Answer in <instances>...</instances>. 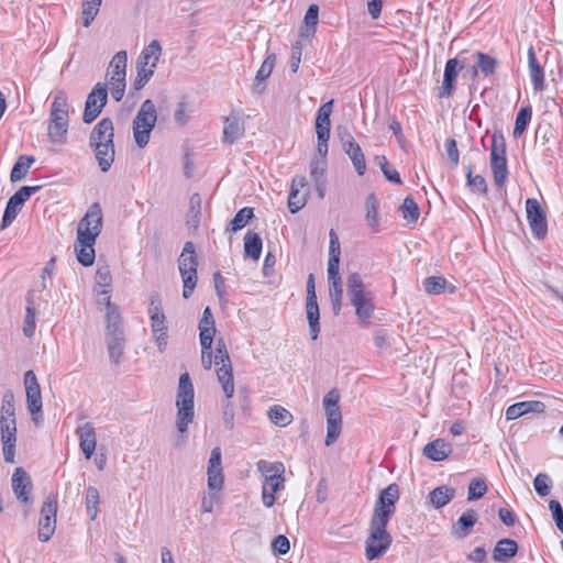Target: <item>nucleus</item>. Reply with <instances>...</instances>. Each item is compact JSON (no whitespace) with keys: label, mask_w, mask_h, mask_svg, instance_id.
<instances>
[{"label":"nucleus","mask_w":563,"mask_h":563,"mask_svg":"<svg viewBox=\"0 0 563 563\" xmlns=\"http://www.w3.org/2000/svg\"><path fill=\"white\" fill-rule=\"evenodd\" d=\"M399 496L400 492L396 483L389 484L379 493L365 541V556L368 561L382 558L391 545L393 538L387 531V525L396 511Z\"/></svg>","instance_id":"1"},{"label":"nucleus","mask_w":563,"mask_h":563,"mask_svg":"<svg viewBox=\"0 0 563 563\" xmlns=\"http://www.w3.org/2000/svg\"><path fill=\"white\" fill-rule=\"evenodd\" d=\"M102 230V210L98 202L92 203L84 218L78 222L75 252L82 266L95 262V243Z\"/></svg>","instance_id":"2"},{"label":"nucleus","mask_w":563,"mask_h":563,"mask_svg":"<svg viewBox=\"0 0 563 563\" xmlns=\"http://www.w3.org/2000/svg\"><path fill=\"white\" fill-rule=\"evenodd\" d=\"M16 433L14 394L12 390H5L1 396L0 406V445L7 463L15 462Z\"/></svg>","instance_id":"3"},{"label":"nucleus","mask_w":563,"mask_h":563,"mask_svg":"<svg viewBox=\"0 0 563 563\" xmlns=\"http://www.w3.org/2000/svg\"><path fill=\"white\" fill-rule=\"evenodd\" d=\"M346 292L362 327H368L375 310V296L366 288L358 273H351L346 278Z\"/></svg>","instance_id":"4"},{"label":"nucleus","mask_w":563,"mask_h":563,"mask_svg":"<svg viewBox=\"0 0 563 563\" xmlns=\"http://www.w3.org/2000/svg\"><path fill=\"white\" fill-rule=\"evenodd\" d=\"M176 428L180 433L188 430L195 418V390L187 372L179 377L176 394Z\"/></svg>","instance_id":"5"},{"label":"nucleus","mask_w":563,"mask_h":563,"mask_svg":"<svg viewBox=\"0 0 563 563\" xmlns=\"http://www.w3.org/2000/svg\"><path fill=\"white\" fill-rule=\"evenodd\" d=\"M69 124V103L67 93L57 90L49 111L48 136L55 143H64Z\"/></svg>","instance_id":"6"},{"label":"nucleus","mask_w":563,"mask_h":563,"mask_svg":"<svg viewBox=\"0 0 563 563\" xmlns=\"http://www.w3.org/2000/svg\"><path fill=\"white\" fill-rule=\"evenodd\" d=\"M156 121V107L151 99H146L133 120V137L139 147L143 148L148 144Z\"/></svg>","instance_id":"7"},{"label":"nucleus","mask_w":563,"mask_h":563,"mask_svg":"<svg viewBox=\"0 0 563 563\" xmlns=\"http://www.w3.org/2000/svg\"><path fill=\"white\" fill-rule=\"evenodd\" d=\"M340 394L338 389H331L323 397L322 405L327 418L325 445H332L342 431V413L340 408Z\"/></svg>","instance_id":"8"},{"label":"nucleus","mask_w":563,"mask_h":563,"mask_svg":"<svg viewBox=\"0 0 563 563\" xmlns=\"http://www.w3.org/2000/svg\"><path fill=\"white\" fill-rule=\"evenodd\" d=\"M197 267L195 245L192 242H186L178 258V268L184 283L183 297L185 299L192 295L197 285Z\"/></svg>","instance_id":"9"},{"label":"nucleus","mask_w":563,"mask_h":563,"mask_svg":"<svg viewBox=\"0 0 563 563\" xmlns=\"http://www.w3.org/2000/svg\"><path fill=\"white\" fill-rule=\"evenodd\" d=\"M490 167L496 186L503 187L508 178L506 158V141L501 131H495L492 135Z\"/></svg>","instance_id":"10"},{"label":"nucleus","mask_w":563,"mask_h":563,"mask_svg":"<svg viewBox=\"0 0 563 563\" xmlns=\"http://www.w3.org/2000/svg\"><path fill=\"white\" fill-rule=\"evenodd\" d=\"M199 338L201 345V365L209 371L212 367V343L217 332L214 318L209 307H206L199 321Z\"/></svg>","instance_id":"11"},{"label":"nucleus","mask_w":563,"mask_h":563,"mask_svg":"<svg viewBox=\"0 0 563 563\" xmlns=\"http://www.w3.org/2000/svg\"><path fill=\"white\" fill-rule=\"evenodd\" d=\"M24 386L26 393V406L33 422L37 426L43 421L42 394L36 375L33 371L24 374Z\"/></svg>","instance_id":"12"},{"label":"nucleus","mask_w":563,"mask_h":563,"mask_svg":"<svg viewBox=\"0 0 563 563\" xmlns=\"http://www.w3.org/2000/svg\"><path fill=\"white\" fill-rule=\"evenodd\" d=\"M11 486L16 499L24 506V515L27 516L33 505L31 496L33 484L30 475L23 467L14 470L11 477Z\"/></svg>","instance_id":"13"},{"label":"nucleus","mask_w":563,"mask_h":563,"mask_svg":"<svg viewBox=\"0 0 563 563\" xmlns=\"http://www.w3.org/2000/svg\"><path fill=\"white\" fill-rule=\"evenodd\" d=\"M57 498L48 495L41 508L38 521V540L47 542L56 529Z\"/></svg>","instance_id":"14"},{"label":"nucleus","mask_w":563,"mask_h":563,"mask_svg":"<svg viewBox=\"0 0 563 563\" xmlns=\"http://www.w3.org/2000/svg\"><path fill=\"white\" fill-rule=\"evenodd\" d=\"M107 86L104 84L98 82L87 96L82 113V121L87 124L92 123L99 117L103 107L107 104Z\"/></svg>","instance_id":"15"},{"label":"nucleus","mask_w":563,"mask_h":563,"mask_svg":"<svg viewBox=\"0 0 563 563\" xmlns=\"http://www.w3.org/2000/svg\"><path fill=\"white\" fill-rule=\"evenodd\" d=\"M41 188L42 186H23L10 197L2 217L1 229L8 228L14 221L25 201Z\"/></svg>","instance_id":"16"},{"label":"nucleus","mask_w":563,"mask_h":563,"mask_svg":"<svg viewBox=\"0 0 563 563\" xmlns=\"http://www.w3.org/2000/svg\"><path fill=\"white\" fill-rule=\"evenodd\" d=\"M527 220L533 238L543 240L548 233V221L540 202L534 198L526 201Z\"/></svg>","instance_id":"17"},{"label":"nucleus","mask_w":563,"mask_h":563,"mask_svg":"<svg viewBox=\"0 0 563 563\" xmlns=\"http://www.w3.org/2000/svg\"><path fill=\"white\" fill-rule=\"evenodd\" d=\"M468 65L470 59L468 57L463 56V53L455 58L448 59L444 67L442 88L438 95L439 98H448L453 95L457 77V68L463 69Z\"/></svg>","instance_id":"18"},{"label":"nucleus","mask_w":563,"mask_h":563,"mask_svg":"<svg viewBox=\"0 0 563 563\" xmlns=\"http://www.w3.org/2000/svg\"><path fill=\"white\" fill-rule=\"evenodd\" d=\"M148 317L153 334L158 331H168L166 316L163 310L161 295L156 291L150 295Z\"/></svg>","instance_id":"19"},{"label":"nucleus","mask_w":563,"mask_h":563,"mask_svg":"<svg viewBox=\"0 0 563 563\" xmlns=\"http://www.w3.org/2000/svg\"><path fill=\"white\" fill-rule=\"evenodd\" d=\"M329 296L334 316H339L342 309L343 287L340 276V267H328Z\"/></svg>","instance_id":"20"},{"label":"nucleus","mask_w":563,"mask_h":563,"mask_svg":"<svg viewBox=\"0 0 563 563\" xmlns=\"http://www.w3.org/2000/svg\"><path fill=\"white\" fill-rule=\"evenodd\" d=\"M467 57L470 59V64L473 63L470 68L473 78L478 76V74H483L485 77H488L495 73L498 62L490 55L483 52H473Z\"/></svg>","instance_id":"21"},{"label":"nucleus","mask_w":563,"mask_h":563,"mask_svg":"<svg viewBox=\"0 0 563 563\" xmlns=\"http://www.w3.org/2000/svg\"><path fill=\"white\" fill-rule=\"evenodd\" d=\"M285 476L268 477L262 479V503L266 508H272L276 503L275 494L285 489Z\"/></svg>","instance_id":"22"},{"label":"nucleus","mask_w":563,"mask_h":563,"mask_svg":"<svg viewBox=\"0 0 563 563\" xmlns=\"http://www.w3.org/2000/svg\"><path fill=\"white\" fill-rule=\"evenodd\" d=\"M76 434L79 438V445L86 459H90L96 450V430L91 422H85L77 427Z\"/></svg>","instance_id":"23"},{"label":"nucleus","mask_w":563,"mask_h":563,"mask_svg":"<svg viewBox=\"0 0 563 563\" xmlns=\"http://www.w3.org/2000/svg\"><path fill=\"white\" fill-rule=\"evenodd\" d=\"M245 126L243 120L236 115L231 114L225 118L223 126L222 142L224 144H233L244 136Z\"/></svg>","instance_id":"24"},{"label":"nucleus","mask_w":563,"mask_h":563,"mask_svg":"<svg viewBox=\"0 0 563 563\" xmlns=\"http://www.w3.org/2000/svg\"><path fill=\"white\" fill-rule=\"evenodd\" d=\"M545 410V405L539 400H526L516 402L506 409V419L515 420L527 413H542Z\"/></svg>","instance_id":"25"},{"label":"nucleus","mask_w":563,"mask_h":563,"mask_svg":"<svg viewBox=\"0 0 563 563\" xmlns=\"http://www.w3.org/2000/svg\"><path fill=\"white\" fill-rule=\"evenodd\" d=\"M114 137L113 122L110 118H103L92 129L89 135V146H96L99 143H110Z\"/></svg>","instance_id":"26"},{"label":"nucleus","mask_w":563,"mask_h":563,"mask_svg":"<svg viewBox=\"0 0 563 563\" xmlns=\"http://www.w3.org/2000/svg\"><path fill=\"white\" fill-rule=\"evenodd\" d=\"M452 452V444L441 438L427 443L422 450V454L433 462L444 461Z\"/></svg>","instance_id":"27"},{"label":"nucleus","mask_w":563,"mask_h":563,"mask_svg":"<svg viewBox=\"0 0 563 563\" xmlns=\"http://www.w3.org/2000/svg\"><path fill=\"white\" fill-rule=\"evenodd\" d=\"M528 68L532 82V87L536 91H542L544 89V70L538 62L533 46L531 45L528 49Z\"/></svg>","instance_id":"28"},{"label":"nucleus","mask_w":563,"mask_h":563,"mask_svg":"<svg viewBox=\"0 0 563 563\" xmlns=\"http://www.w3.org/2000/svg\"><path fill=\"white\" fill-rule=\"evenodd\" d=\"M161 55H162V46L157 40H153L141 52V55L137 58L136 65L144 66V67L155 70Z\"/></svg>","instance_id":"29"},{"label":"nucleus","mask_w":563,"mask_h":563,"mask_svg":"<svg viewBox=\"0 0 563 563\" xmlns=\"http://www.w3.org/2000/svg\"><path fill=\"white\" fill-rule=\"evenodd\" d=\"M91 148L95 152L100 169L103 173L108 172L114 162L115 151L113 141L110 143H99L96 146H91Z\"/></svg>","instance_id":"30"},{"label":"nucleus","mask_w":563,"mask_h":563,"mask_svg":"<svg viewBox=\"0 0 563 563\" xmlns=\"http://www.w3.org/2000/svg\"><path fill=\"white\" fill-rule=\"evenodd\" d=\"M333 110V100H330L325 103H323L318 112L316 118V133L317 135L323 136H330V128H331V121L330 115Z\"/></svg>","instance_id":"31"},{"label":"nucleus","mask_w":563,"mask_h":563,"mask_svg":"<svg viewBox=\"0 0 563 563\" xmlns=\"http://www.w3.org/2000/svg\"><path fill=\"white\" fill-rule=\"evenodd\" d=\"M518 552V543L512 539H501L493 550V560L496 562H507Z\"/></svg>","instance_id":"32"},{"label":"nucleus","mask_w":563,"mask_h":563,"mask_svg":"<svg viewBox=\"0 0 563 563\" xmlns=\"http://www.w3.org/2000/svg\"><path fill=\"white\" fill-rule=\"evenodd\" d=\"M217 376L222 386L225 398L231 399L234 395L233 369L231 363L220 364L217 368Z\"/></svg>","instance_id":"33"},{"label":"nucleus","mask_w":563,"mask_h":563,"mask_svg":"<svg viewBox=\"0 0 563 563\" xmlns=\"http://www.w3.org/2000/svg\"><path fill=\"white\" fill-rule=\"evenodd\" d=\"M477 521V514L474 509H467L461 515L453 526V533L459 538L467 537Z\"/></svg>","instance_id":"34"},{"label":"nucleus","mask_w":563,"mask_h":563,"mask_svg":"<svg viewBox=\"0 0 563 563\" xmlns=\"http://www.w3.org/2000/svg\"><path fill=\"white\" fill-rule=\"evenodd\" d=\"M306 313L312 340H317L320 333V310L317 299L306 300Z\"/></svg>","instance_id":"35"},{"label":"nucleus","mask_w":563,"mask_h":563,"mask_svg":"<svg viewBox=\"0 0 563 563\" xmlns=\"http://www.w3.org/2000/svg\"><path fill=\"white\" fill-rule=\"evenodd\" d=\"M455 497V489L449 486H439L429 494L430 503L437 509L444 507Z\"/></svg>","instance_id":"36"},{"label":"nucleus","mask_w":563,"mask_h":563,"mask_svg":"<svg viewBox=\"0 0 563 563\" xmlns=\"http://www.w3.org/2000/svg\"><path fill=\"white\" fill-rule=\"evenodd\" d=\"M106 341L110 360L119 364L124 351V333L106 334Z\"/></svg>","instance_id":"37"},{"label":"nucleus","mask_w":563,"mask_h":563,"mask_svg":"<svg viewBox=\"0 0 563 563\" xmlns=\"http://www.w3.org/2000/svg\"><path fill=\"white\" fill-rule=\"evenodd\" d=\"M263 241L260 234L249 231L244 236V255L254 261L261 256Z\"/></svg>","instance_id":"38"},{"label":"nucleus","mask_w":563,"mask_h":563,"mask_svg":"<svg viewBox=\"0 0 563 563\" xmlns=\"http://www.w3.org/2000/svg\"><path fill=\"white\" fill-rule=\"evenodd\" d=\"M276 56L275 54H269L264 62L262 63L260 69L256 73L254 80V91L257 93H262L264 87L261 88V84L264 82L272 74L275 66Z\"/></svg>","instance_id":"39"},{"label":"nucleus","mask_w":563,"mask_h":563,"mask_svg":"<svg viewBox=\"0 0 563 563\" xmlns=\"http://www.w3.org/2000/svg\"><path fill=\"white\" fill-rule=\"evenodd\" d=\"M35 162V158L33 156L29 155H21L14 163L11 173H10V180L12 183H16L22 180L26 174L29 173V169L31 168L32 164Z\"/></svg>","instance_id":"40"},{"label":"nucleus","mask_w":563,"mask_h":563,"mask_svg":"<svg viewBox=\"0 0 563 563\" xmlns=\"http://www.w3.org/2000/svg\"><path fill=\"white\" fill-rule=\"evenodd\" d=\"M106 334H122L124 333L122 327V318L119 312L118 306H111L106 313Z\"/></svg>","instance_id":"41"},{"label":"nucleus","mask_w":563,"mask_h":563,"mask_svg":"<svg viewBox=\"0 0 563 563\" xmlns=\"http://www.w3.org/2000/svg\"><path fill=\"white\" fill-rule=\"evenodd\" d=\"M257 471L261 473L262 479L271 477L285 476V466L282 462H268L260 460L256 463Z\"/></svg>","instance_id":"42"},{"label":"nucleus","mask_w":563,"mask_h":563,"mask_svg":"<svg viewBox=\"0 0 563 563\" xmlns=\"http://www.w3.org/2000/svg\"><path fill=\"white\" fill-rule=\"evenodd\" d=\"M345 153L352 161L356 173L360 176H363L366 170V162H365L364 153H363L361 146L358 145V143L350 142V147L346 148Z\"/></svg>","instance_id":"43"},{"label":"nucleus","mask_w":563,"mask_h":563,"mask_svg":"<svg viewBox=\"0 0 563 563\" xmlns=\"http://www.w3.org/2000/svg\"><path fill=\"white\" fill-rule=\"evenodd\" d=\"M267 416L278 427H286L292 421V415L279 405L272 406L267 411Z\"/></svg>","instance_id":"44"},{"label":"nucleus","mask_w":563,"mask_h":563,"mask_svg":"<svg viewBox=\"0 0 563 563\" xmlns=\"http://www.w3.org/2000/svg\"><path fill=\"white\" fill-rule=\"evenodd\" d=\"M86 510L90 520H95L98 516V506L100 504L99 492L95 486H88L86 489Z\"/></svg>","instance_id":"45"},{"label":"nucleus","mask_w":563,"mask_h":563,"mask_svg":"<svg viewBox=\"0 0 563 563\" xmlns=\"http://www.w3.org/2000/svg\"><path fill=\"white\" fill-rule=\"evenodd\" d=\"M466 169V179H467V186L470 187L471 191L479 194V195H486L487 194V183L485 178L482 175H473V166L467 165L465 167Z\"/></svg>","instance_id":"46"},{"label":"nucleus","mask_w":563,"mask_h":563,"mask_svg":"<svg viewBox=\"0 0 563 563\" xmlns=\"http://www.w3.org/2000/svg\"><path fill=\"white\" fill-rule=\"evenodd\" d=\"M190 209L187 218V225L190 229H197L200 223L201 216V198L198 194L190 197Z\"/></svg>","instance_id":"47"},{"label":"nucleus","mask_w":563,"mask_h":563,"mask_svg":"<svg viewBox=\"0 0 563 563\" xmlns=\"http://www.w3.org/2000/svg\"><path fill=\"white\" fill-rule=\"evenodd\" d=\"M402 217L405 220H407L409 223H416L420 217V210L415 201V199L411 196H407L404 199V202L399 207Z\"/></svg>","instance_id":"48"},{"label":"nucleus","mask_w":563,"mask_h":563,"mask_svg":"<svg viewBox=\"0 0 563 563\" xmlns=\"http://www.w3.org/2000/svg\"><path fill=\"white\" fill-rule=\"evenodd\" d=\"M253 217H254L253 209L249 208V207H244L236 212V214L231 220L227 230H229L231 232H236V231L243 229Z\"/></svg>","instance_id":"49"},{"label":"nucleus","mask_w":563,"mask_h":563,"mask_svg":"<svg viewBox=\"0 0 563 563\" xmlns=\"http://www.w3.org/2000/svg\"><path fill=\"white\" fill-rule=\"evenodd\" d=\"M532 117V109L530 106L522 107L516 117L515 122V129H514V136L519 137L522 135V133L526 131L528 124L531 121Z\"/></svg>","instance_id":"50"},{"label":"nucleus","mask_w":563,"mask_h":563,"mask_svg":"<svg viewBox=\"0 0 563 563\" xmlns=\"http://www.w3.org/2000/svg\"><path fill=\"white\" fill-rule=\"evenodd\" d=\"M128 54L125 51L118 52L110 62L112 68L111 78H125Z\"/></svg>","instance_id":"51"},{"label":"nucleus","mask_w":563,"mask_h":563,"mask_svg":"<svg viewBox=\"0 0 563 563\" xmlns=\"http://www.w3.org/2000/svg\"><path fill=\"white\" fill-rule=\"evenodd\" d=\"M102 0H84L82 2V23L88 27L99 12Z\"/></svg>","instance_id":"52"},{"label":"nucleus","mask_w":563,"mask_h":563,"mask_svg":"<svg viewBox=\"0 0 563 563\" xmlns=\"http://www.w3.org/2000/svg\"><path fill=\"white\" fill-rule=\"evenodd\" d=\"M366 221L373 229L378 227V200L375 194H369L366 197Z\"/></svg>","instance_id":"53"},{"label":"nucleus","mask_w":563,"mask_h":563,"mask_svg":"<svg viewBox=\"0 0 563 563\" xmlns=\"http://www.w3.org/2000/svg\"><path fill=\"white\" fill-rule=\"evenodd\" d=\"M329 261L328 267H340V242L333 229L330 230Z\"/></svg>","instance_id":"54"},{"label":"nucleus","mask_w":563,"mask_h":563,"mask_svg":"<svg viewBox=\"0 0 563 563\" xmlns=\"http://www.w3.org/2000/svg\"><path fill=\"white\" fill-rule=\"evenodd\" d=\"M487 493V484L484 478L475 477L470 482L467 500L482 498Z\"/></svg>","instance_id":"55"},{"label":"nucleus","mask_w":563,"mask_h":563,"mask_svg":"<svg viewBox=\"0 0 563 563\" xmlns=\"http://www.w3.org/2000/svg\"><path fill=\"white\" fill-rule=\"evenodd\" d=\"M376 161L387 180L395 183L397 185L402 184L399 173L395 168L389 166L386 156H376Z\"/></svg>","instance_id":"56"},{"label":"nucleus","mask_w":563,"mask_h":563,"mask_svg":"<svg viewBox=\"0 0 563 563\" xmlns=\"http://www.w3.org/2000/svg\"><path fill=\"white\" fill-rule=\"evenodd\" d=\"M207 474L209 490H221L224 483L222 467H208Z\"/></svg>","instance_id":"57"},{"label":"nucleus","mask_w":563,"mask_h":563,"mask_svg":"<svg viewBox=\"0 0 563 563\" xmlns=\"http://www.w3.org/2000/svg\"><path fill=\"white\" fill-rule=\"evenodd\" d=\"M446 279L440 276L427 277L423 280L424 291L430 295H438L444 291Z\"/></svg>","instance_id":"58"},{"label":"nucleus","mask_w":563,"mask_h":563,"mask_svg":"<svg viewBox=\"0 0 563 563\" xmlns=\"http://www.w3.org/2000/svg\"><path fill=\"white\" fill-rule=\"evenodd\" d=\"M533 486L539 496L545 497L552 488V479L548 474L539 473L533 479Z\"/></svg>","instance_id":"59"},{"label":"nucleus","mask_w":563,"mask_h":563,"mask_svg":"<svg viewBox=\"0 0 563 563\" xmlns=\"http://www.w3.org/2000/svg\"><path fill=\"white\" fill-rule=\"evenodd\" d=\"M35 332V309L32 306V301L29 300L26 307V314L23 322V333L25 336L31 338Z\"/></svg>","instance_id":"60"},{"label":"nucleus","mask_w":563,"mask_h":563,"mask_svg":"<svg viewBox=\"0 0 563 563\" xmlns=\"http://www.w3.org/2000/svg\"><path fill=\"white\" fill-rule=\"evenodd\" d=\"M136 70H137V74H136V77L133 81V88L135 90H140L142 89L148 81L150 79L153 77L154 75V69H151V68H147V67H144V66H139L136 65Z\"/></svg>","instance_id":"61"},{"label":"nucleus","mask_w":563,"mask_h":563,"mask_svg":"<svg viewBox=\"0 0 563 563\" xmlns=\"http://www.w3.org/2000/svg\"><path fill=\"white\" fill-rule=\"evenodd\" d=\"M307 202L306 195H300L298 189H290L288 197V208L291 213L301 210Z\"/></svg>","instance_id":"62"},{"label":"nucleus","mask_w":563,"mask_h":563,"mask_svg":"<svg viewBox=\"0 0 563 563\" xmlns=\"http://www.w3.org/2000/svg\"><path fill=\"white\" fill-rule=\"evenodd\" d=\"M112 277L109 269V266H101L97 269L96 273V286L101 287L102 289L109 288L111 286Z\"/></svg>","instance_id":"63"},{"label":"nucleus","mask_w":563,"mask_h":563,"mask_svg":"<svg viewBox=\"0 0 563 563\" xmlns=\"http://www.w3.org/2000/svg\"><path fill=\"white\" fill-rule=\"evenodd\" d=\"M549 508L552 512L553 520L555 521V525L558 529L563 533V508L558 500H550L549 501Z\"/></svg>","instance_id":"64"}]
</instances>
